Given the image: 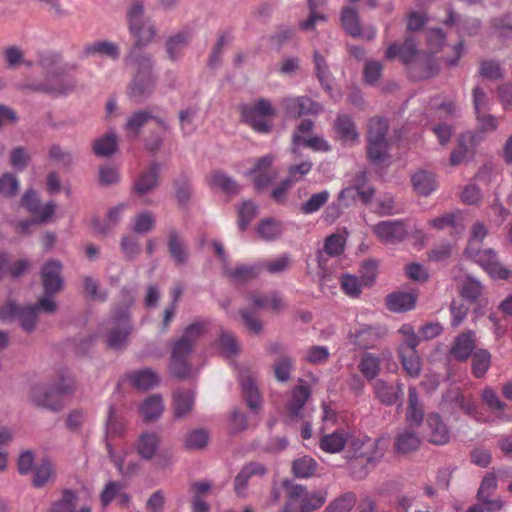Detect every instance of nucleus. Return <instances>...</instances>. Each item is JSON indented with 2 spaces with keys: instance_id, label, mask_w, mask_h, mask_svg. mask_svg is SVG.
Segmentation results:
<instances>
[{
  "instance_id": "obj_1",
  "label": "nucleus",
  "mask_w": 512,
  "mask_h": 512,
  "mask_svg": "<svg viewBox=\"0 0 512 512\" xmlns=\"http://www.w3.org/2000/svg\"><path fill=\"white\" fill-rule=\"evenodd\" d=\"M345 445L349 470L354 478L362 479L367 476L369 467L375 465L385 453L388 442L383 438L372 440L365 435L347 433Z\"/></svg>"
},
{
  "instance_id": "obj_2",
  "label": "nucleus",
  "mask_w": 512,
  "mask_h": 512,
  "mask_svg": "<svg viewBox=\"0 0 512 512\" xmlns=\"http://www.w3.org/2000/svg\"><path fill=\"white\" fill-rule=\"evenodd\" d=\"M206 326L202 321H197L187 326L182 336L172 346L170 362L171 373L178 378L189 375L191 366L188 357L199 337L205 332Z\"/></svg>"
},
{
  "instance_id": "obj_3",
  "label": "nucleus",
  "mask_w": 512,
  "mask_h": 512,
  "mask_svg": "<svg viewBox=\"0 0 512 512\" xmlns=\"http://www.w3.org/2000/svg\"><path fill=\"white\" fill-rule=\"evenodd\" d=\"M128 60L136 66L137 72L130 86V95L136 99L147 98L153 91L156 80L152 74L151 59L133 49Z\"/></svg>"
},
{
  "instance_id": "obj_4",
  "label": "nucleus",
  "mask_w": 512,
  "mask_h": 512,
  "mask_svg": "<svg viewBox=\"0 0 512 512\" xmlns=\"http://www.w3.org/2000/svg\"><path fill=\"white\" fill-rule=\"evenodd\" d=\"M276 113L275 107L265 98L241 106L242 120L259 133H268L271 130Z\"/></svg>"
},
{
  "instance_id": "obj_5",
  "label": "nucleus",
  "mask_w": 512,
  "mask_h": 512,
  "mask_svg": "<svg viewBox=\"0 0 512 512\" xmlns=\"http://www.w3.org/2000/svg\"><path fill=\"white\" fill-rule=\"evenodd\" d=\"M75 84V80L63 67L53 64L46 71V78L43 82L26 84L23 86V89H29L51 95H62L70 92L75 87Z\"/></svg>"
},
{
  "instance_id": "obj_6",
  "label": "nucleus",
  "mask_w": 512,
  "mask_h": 512,
  "mask_svg": "<svg viewBox=\"0 0 512 512\" xmlns=\"http://www.w3.org/2000/svg\"><path fill=\"white\" fill-rule=\"evenodd\" d=\"M106 342L110 348L123 347L132 331L127 310L115 311L114 315L106 322Z\"/></svg>"
},
{
  "instance_id": "obj_7",
  "label": "nucleus",
  "mask_w": 512,
  "mask_h": 512,
  "mask_svg": "<svg viewBox=\"0 0 512 512\" xmlns=\"http://www.w3.org/2000/svg\"><path fill=\"white\" fill-rule=\"evenodd\" d=\"M284 486L289 500L298 505L300 512H311L319 509L326 501L323 492H308L303 486L285 481Z\"/></svg>"
},
{
  "instance_id": "obj_8",
  "label": "nucleus",
  "mask_w": 512,
  "mask_h": 512,
  "mask_svg": "<svg viewBox=\"0 0 512 512\" xmlns=\"http://www.w3.org/2000/svg\"><path fill=\"white\" fill-rule=\"evenodd\" d=\"M143 5L140 2L133 3L127 12L129 30L135 38V48L139 51L142 46L147 45L155 35L153 27L146 25L143 21Z\"/></svg>"
},
{
  "instance_id": "obj_9",
  "label": "nucleus",
  "mask_w": 512,
  "mask_h": 512,
  "mask_svg": "<svg viewBox=\"0 0 512 512\" xmlns=\"http://www.w3.org/2000/svg\"><path fill=\"white\" fill-rule=\"evenodd\" d=\"M466 255L480 265L492 278L512 281V270L502 265L493 249H476Z\"/></svg>"
},
{
  "instance_id": "obj_10",
  "label": "nucleus",
  "mask_w": 512,
  "mask_h": 512,
  "mask_svg": "<svg viewBox=\"0 0 512 512\" xmlns=\"http://www.w3.org/2000/svg\"><path fill=\"white\" fill-rule=\"evenodd\" d=\"M0 318L4 321L17 319L26 332H31L36 326L38 311L34 305L22 308L14 302H8L0 308Z\"/></svg>"
},
{
  "instance_id": "obj_11",
  "label": "nucleus",
  "mask_w": 512,
  "mask_h": 512,
  "mask_svg": "<svg viewBox=\"0 0 512 512\" xmlns=\"http://www.w3.org/2000/svg\"><path fill=\"white\" fill-rule=\"evenodd\" d=\"M373 232L380 241L386 244H396L403 241L408 235L405 221L387 220L373 226Z\"/></svg>"
},
{
  "instance_id": "obj_12",
  "label": "nucleus",
  "mask_w": 512,
  "mask_h": 512,
  "mask_svg": "<svg viewBox=\"0 0 512 512\" xmlns=\"http://www.w3.org/2000/svg\"><path fill=\"white\" fill-rule=\"evenodd\" d=\"M341 23L347 34L354 38L372 40L376 36V28L369 26L365 29L360 24L359 14L352 7H344L341 13Z\"/></svg>"
},
{
  "instance_id": "obj_13",
  "label": "nucleus",
  "mask_w": 512,
  "mask_h": 512,
  "mask_svg": "<svg viewBox=\"0 0 512 512\" xmlns=\"http://www.w3.org/2000/svg\"><path fill=\"white\" fill-rule=\"evenodd\" d=\"M281 106L283 107L286 115L293 118L306 114L316 115L323 110L319 103L314 102L306 96L283 98Z\"/></svg>"
},
{
  "instance_id": "obj_14",
  "label": "nucleus",
  "mask_w": 512,
  "mask_h": 512,
  "mask_svg": "<svg viewBox=\"0 0 512 512\" xmlns=\"http://www.w3.org/2000/svg\"><path fill=\"white\" fill-rule=\"evenodd\" d=\"M21 206L34 215L39 223L46 222L53 216L55 211V204L53 202L41 204L37 193L32 189L26 190L23 194Z\"/></svg>"
},
{
  "instance_id": "obj_15",
  "label": "nucleus",
  "mask_w": 512,
  "mask_h": 512,
  "mask_svg": "<svg viewBox=\"0 0 512 512\" xmlns=\"http://www.w3.org/2000/svg\"><path fill=\"white\" fill-rule=\"evenodd\" d=\"M386 333L382 326L361 325L351 333V340L361 349H370L374 348Z\"/></svg>"
},
{
  "instance_id": "obj_16",
  "label": "nucleus",
  "mask_w": 512,
  "mask_h": 512,
  "mask_svg": "<svg viewBox=\"0 0 512 512\" xmlns=\"http://www.w3.org/2000/svg\"><path fill=\"white\" fill-rule=\"evenodd\" d=\"M60 398L55 386L37 385L30 392V399L36 406L53 411L61 408Z\"/></svg>"
},
{
  "instance_id": "obj_17",
  "label": "nucleus",
  "mask_w": 512,
  "mask_h": 512,
  "mask_svg": "<svg viewBox=\"0 0 512 512\" xmlns=\"http://www.w3.org/2000/svg\"><path fill=\"white\" fill-rule=\"evenodd\" d=\"M274 159L275 157L271 154L265 155L259 158L250 170V174L254 175V185L258 190L267 187L278 176V172L271 169Z\"/></svg>"
},
{
  "instance_id": "obj_18",
  "label": "nucleus",
  "mask_w": 512,
  "mask_h": 512,
  "mask_svg": "<svg viewBox=\"0 0 512 512\" xmlns=\"http://www.w3.org/2000/svg\"><path fill=\"white\" fill-rule=\"evenodd\" d=\"M62 264L59 261L51 260L45 263L41 271V278L44 290L47 294H55L63 287L61 276Z\"/></svg>"
},
{
  "instance_id": "obj_19",
  "label": "nucleus",
  "mask_w": 512,
  "mask_h": 512,
  "mask_svg": "<svg viewBox=\"0 0 512 512\" xmlns=\"http://www.w3.org/2000/svg\"><path fill=\"white\" fill-rule=\"evenodd\" d=\"M497 488V480L494 474L486 475L478 490V500L486 506L488 512L501 510L504 502L500 498L490 499L491 494Z\"/></svg>"
},
{
  "instance_id": "obj_20",
  "label": "nucleus",
  "mask_w": 512,
  "mask_h": 512,
  "mask_svg": "<svg viewBox=\"0 0 512 512\" xmlns=\"http://www.w3.org/2000/svg\"><path fill=\"white\" fill-rule=\"evenodd\" d=\"M428 225L439 231L450 228L451 234L460 235L465 230V219L461 212L456 211L432 218Z\"/></svg>"
},
{
  "instance_id": "obj_21",
  "label": "nucleus",
  "mask_w": 512,
  "mask_h": 512,
  "mask_svg": "<svg viewBox=\"0 0 512 512\" xmlns=\"http://www.w3.org/2000/svg\"><path fill=\"white\" fill-rule=\"evenodd\" d=\"M399 57L404 65H411L419 58V51L412 38H407L404 43L399 46L396 43L391 44L386 51V58L389 60Z\"/></svg>"
},
{
  "instance_id": "obj_22",
  "label": "nucleus",
  "mask_w": 512,
  "mask_h": 512,
  "mask_svg": "<svg viewBox=\"0 0 512 512\" xmlns=\"http://www.w3.org/2000/svg\"><path fill=\"white\" fill-rule=\"evenodd\" d=\"M426 424L429 428V441L432 444L445 445L450 441V431L439 414H428Z\"/></svg>"
},
{
  "instance_id": "obj_23",
  "label": "nucleus",
  "mask_w": 512,
  "mask_h": 512,
  "mask_svg": "<svg viewBox=\"0 0 512 512\" xmlns=\"http://www.w3.org/2000/svg\"><path fill=\"white\" fill-rule=\"evenodd\" d=\"M160 435L156 432H143L136 440L134 447L143 460H151L160 446Z\"/></svg>"
},
{
  "instance_id": "obj_24",
  "label": "nucleus",
  "mask_w": 512,
  "mask_h": 512,
  "mask_svg": "<svg viewBox=\"0 0 512 512\" xmlns=\"http://www.w3.org/2000/svg\"><path fill=\"white\" fill-rule=\"evenodd\" d=\"M475 349V338L472 331L458 335L450 349V355L458 361H465Z\"/></svg>"
},
{
  "instance_id": "obj_25",
  "label": "nucleus",
  "mask_w": 512,
  "mask_h": 512,
  "mask_svg": "<svg viewBox=\"0 0 512 512\" xmlns=\"http://www.w3.org/2000/svg\"><path fill=\"white\" fill-rule=\"evenodd\" d=\"M420 444L421 439L417 432L411 427H406L398 432L394 447L398 454H408L416 451Z\"/></svg>"
},
{
  "instance_id": "obj_26",
  "label": "nucleus",
  "mask_w": 512,
  "mask_h": 512,
  "mask_svg": "<svg viewBox=\"0 0 512 512\" xmlns=\"http://www.w3.org/2000/svg\"><path fill=\"white\" fill-rule=\"evenodd\" d=\"M167 246L175 264L183 265L186 263L189 253L186 244L178 231L172 229L168 232Z\"/></svg>"
},
{
  "instance_id": "obj_27",
  "label": "nucleus",
  "mask_w": 512,
  "mask_h": 512,
  "mask_svg": "<svg viewBox=\"0 0 512 512\" xmlns=\"http://www.w3.org/2000/svg\"><path fill=\"white\" fill-rule=\"evenodd\" d=\"M334 130L338 139L344 143H354L359 138L355 123L345 114H339L337 116L334 122Z\"/></svg>"
},
{
  "instance_id": "obj_28",
  "label": "nucleus",
  "mask_w": 512,
  "mask_h": 512,
  "mask_svg": "<svg viewBox=\"0 0 512 512\" xmlns=\"http://www.w3.org/2000/svg\"><path fill=\"white\" fill-rule=\"evenodd\" d=\"M159 177V165L152 163L149 168L143 171L134 184V191L143 196L157 187Z\"/></svg>"
},
{
  "instance_id": "obj_29",
  "label": "nucleus",
  "mask_w": 512,
  "mask_h": 512,
  "mask_svg": "<svg viewBox=\"0 0 512 512\" xmlns=\"http://www.w3.org/2000/svg\"><path fill=\"white\" fill-rule=\"evenodd\" d=\"M398 358L405 373L411 378L419 377L422 371V359L415 350L397 349Z\"/></svg>"
},
{
  "instance_id": "obj_30",
  "label": "nucleus",
  "mask_w": 512,
  "mask_h": 512,
  "mask_svg": "<svg viewBox=\"0 0 512 512\" xmlns=\"http://www.w3.org/2000/svg\"><path fill=\"white\" fill-rule=\"evenodd\" d=\"M195 402V393L192 390L177 389L173 395V410L176 418L188 415Z\"/></svg>"
},
{
  "instance_id": "obj_31",
  "label": "nucleus",
  "mask_w": 512,
  "mask_h": 512,
  "mask_svg": "<svg viewBox=\"0 0 512 512\" xmlns=\"http://www.w3.org/2000/svg\"><path fill=\"white\" fill-rule=\"evenodd\" d=\"M240 383L243 396L247 402L248 407L252 411L258 412L262 405V398L260 396L255 380L250 375H242L240 377Z\"/></svg>"
},
{
  "instance_id": "obj_32",
  "label": "nucleus",
  "mask_w": 512,
  "mask_h": 512,
  "mask_svg": "<svg viewBox=\"0 0 512 512\" xmlns=\"http://www.w3.org/2000/svg\"><path fill=\"white\" fill-rule=\"evenodd\" d=\"M411 182L414 190L422 196H428L437 189L435 175L427 170H419L414 173Z\"/></svg>"
},
{
  "instance_id": "obj_33",
  "label": "nucleus",
  "mask_w": 512,
  "mask_h": 512,
  "mask_svg": "<svg viewBox=\"0 0 512 512\" xmlns=\"http://www.w3.org/2000/svg\"><path fill=\"white\" fill-rule=\"evenodd\" d=\"M265 467L260 463H249L238 473L234 482V489L238 496H245L249 478L252 475H263Z\"/></svg>"
},
{
  "instance_id": "obj_34",
  "label": "nucleus",
  "mask_w": 512,
  "mask_h": 512,
  "mask_svg": "<svg viewBox=\"0 0 512 512\" xmlns=\"http://www.w3.org/2000/svg\"><path fill=\"white\" fill-rule=\"evenodd\" d=\"M310 396V391L305 386H296L291 392V398L287 403V411L291 418H301L302 410Z\"/></svg>"
},
{
  "instance_id": "obj_35",
  "label": "nucleus",
  "mask_w": 512,
  "mask_h": 512,
  "mask_svg": "<svg viewBox=\"0 0 512 512\" xmlns=\"http://www.w3.org/2000/svg\"><path fill=\"white\" fill-rule=\"evenodd\" d=\"M416 295L409 292H396L387 296L386 304L392 312H405L411 310L416 304Z\"/></svg>"
},
{
  "instance_id": "obj_36",
  "label": "nucleus",
  "mask_w": 512,
  "mask_h": 512,
  "mask_svg": "<svg viewBox=\"0 0 512 512\" xmlns=\"http://www.w3.org/2000/svg\"><path fill=\"white\" fill-rule=\"evenodd\" d=\"M164 411L163 399L160 395H151L143 401L139 412L146 422L158 419Z\"/></svg>"
},
{
  "instance_id": "obj_37",
  "label": "nucleus",
  "mask_w": 512,
  "mask_h": 512,
  "mask_svg": "<svg viewBox=\"0 0 512 512\" xmlns=\"http://www.w3.org/2000/svg\"><path fill=\"white\" fill-rule=\"evenodd\" d=\"M347 433L345 430H337L331 434L325 435L320 441V448L327 453H338L345 448L347 444Z\"/></svg>"
},
{
  "instance_id": "obj_38",
  "label": "nucleus",
  "mask_w": 512,
  "mask_h": 512,
  "mask_svg": "<svg viewBox=\"0 0 512 512\" xmlns=\"http://www.w3.org/2000/svg\"><path fill=\"white\" fill-rule=\"evenodd\" d=\"M209 184L211 187L218 188L228 195H235L240 192V186L236 181L220 171H215L210 175Z\"/></svg>"
},
{
  "instance_id": "obj_39",
  "label": "nucleus",
  "mask_w": 512,
  "mask_h": 512,
  "mask_svg": "<svg viewBox=\"0 0 512 512\" xmlns=\"http://www.w3.org/2000/svg\"><path fill=\"white\" fill-rule=\"evenodd\" d=\"M282 231L281 223L273 218L262 219L256 229L258 237L264 241H273L279 238Z\"/></svg>"
},
{
  "instance_id": "obj_40",
  "label": "nucleus",
  "mask_w": 512,
  "mask_h": 512,
  "mask_svg": "<svg viewBox=\"0 0 512 512\" xmlns=\"http://www.w3.org/2000/svg\"><path fill=\"white\" fill-rule=\"evenodd\" d=\"M55 478V468L48 459H43L34 469L32 483L36 488H41L53 481Z\"/></svg>"
},
{
  "instance_id": "obj_41",
  "label": "nucleus",
  "mask_w": 512,
  "mask_h": 512,
  "mask_svg": "<svg viewBox=\"0 0 512 512\" xmlns=\"http://www.w3.org/2000/svg\"><path fill=\"white\" fill-rule=\"evenodd\" d=\"M374 392L376 394V397L386 405H392L394 404L398 398L399 394L402 392V389L400 386L393 387L391 385H388L386 382H384L381 379H378L373 384Z\"/></svg>"
},
{
  "instance_id": "obj_42",
  "label": "nucleus",
  "mask_w": 512,
  "mask_h": 512,
  "mask_svg": "<svg viewBox=\"0 0 512 512\" xmlns=\"http://www.w3.org/2000/svg\"><path fill=\"white\" fill-rule=\"evenodd\" d=\"M250 299L255 310L269 309L279 311L284 307L282 299L276 293L267 295L253 294Z\"/></svg>"
},
{
  "instance_id": "obj_43",
  "label": "nucleus",
  "mask_w": 512,
  "mask_h": 512,
  "mask_svg": "<svg viewBox=\"0 0 512 512\" xmlns=\"http://www.w3.org/2000/svg\"><path fill=\"white\" fill-rule=\"evenodd\" d=\"M130 382L140 390H148L159 383L158 375L150 369H143L129 375Z\"/></svg>"
},
{
  "instance_id": "obj_44",
  "label": "nucleus",
  "mask_w": 512,
  "mask_h": 512,
  "mask_svg": "<svg viewBox=\"0 0 512 512\" xmlns=\"http://www.w3.org/2000/svg\"><path fill=\"white\" fill-rule=\"evenodd\" d=\"M381 360L373 353H364L359 361L358 368L363 377L373 380L380 371Z\"/></svg>"
},
{
  "instance_id": "obj_45",
  "label": "nucleus",
  "mask_w": 512,
  "mask_h": 512,
  "mask_svg": "<svg viewBox=\"0 0 512 512\" xmlns=\"http://www.w3.org/2000/svg\"><path fill=\"white\" fill-rule=\"evenodd\" d=\"M125 421L119 417L113 406L108 409V415L106 420V444H111V439L121 436L125 431Z\"/></svg>"
},
{
  "instance_id": "obj_46",
  "label": "nucleus",
  "mask_w": 512,
  "mask_h": 512,
  "mask_svg": "<svg viewBox=\"0 0 512 512\" xmlns=\"http://www.w3.org/2000/svg\"><path fill=\"white\" fill-rule=\"evenodd\" d=\"M444 399L455 403L468 415H474L477 411L475 401L471 397L464 396L458 388L450 389L444 396Z\"/></svg>"
},
{
  "instance_id": "obj_47",
  "label": "nucleus",
  "mask_w": 512,
  "mask_h": 512,
  "mask_svg": "<svg viewBox=\"0 0 512 512\" xmlns=\"http://www.w3.org/2000/svg\"><path fill=\"white\" fill-rule=\"evenodd\" d=\"M107 452L110 460L116 466L118 472L123 476H131L135 474L139 470V464L135 461H130L128 463L124 460V454H117L112 447V444L107 443Z\"/></svg>"
},
{
  "instance_id": "obj_48",
  "label": "nucleus",
  "mask_w": 512,
  "mask_h": 512,
  "mask_svg": "<svg viewBox=\"0 0 512 512\" xmlns=\"http://www.w3.org/2000/svg\"><path fill=\"white\" fill-rule=\"evenodd\" d=\"M154 116L147 111L141 110L133 113L125 124V131L130 138L138 136L140 129Z\"/></svg>"
},
{
  "instance_id": "obj_49",
  "label": "nucleus",
  "mask_w": 512,
  "mask_h": 512,
  "mask_svg": "<svg viewBox=\"0 0 512 512\" xmlns=\"http://www.w3.org/2000/svg\"><path fill=\"white\" fill-rule=\"evenodd\" d=\"M224 274L233 282H243L250 278H253L259 273L257 266H236L232 268L229 264H224Z\"/></svg>"
},
{
  "instance_id": "obj_50",
  "label": "nucleus",
  "mask_w": 512,
  "mask_h": 512,
  "mask_svg": "<svg viewBox=\"0 0 512 512\" xmlns=\"http://www.w3.org/2000/svg\"><path fill=\"white\" fill-rule=\"evenodd\" d=\"M340 284L343 292L351 298L359 297L362 289L367 287L361 277L349 273L341 275Z\"/></svg>"
},
{
  "instance_id": "obj_51",
  "label": "nucleus",
  "mask_w": 512,
  "mask_h": 512,
  "mask_svg": "<svg viewBox=\"0 0 512 512\" xmlns=\"http://www.w3.org/2000/svg\"><path fill=\"white\" fill-rule=\"evenodd\" d=\"M77 506V495L72 490L66 489L61 493V497L55 500L51 506L50 512H75Z\"/></svg>"
},
{
  "instance_id": "obj_52",
  "label": "nucleus",
  "mask_w": 512,
  "mask_h": 512,
  "mask_svg": "<svg viewBox=\"0 0 512 512\" xmlns=\"http://www.w3.org/2000/svg\"><path fill=\"white\" fill-rule=\"evenodd\" d=\"M117 145V136L114 133H107L95 140L93 150L97 156L107 157L116 151Z\"/></svg>"
},
{
  "instance_id": "obj_53",
  "label": "nucleus",
  "mask_w": 512,
  "mask_h": 512,
  "mask_svg": "<svg viewBox=\"0 0 512 512\" xmlns=\"http://www.w3.org/2000/svg\"><path fill=\"white\" fill-rule=\"evenodd\" d=\"M85 52L88 55L100 54L112 59H118L120 55L118 45L110 41L94 42L85 48Z\"/></svg>"
},
{
  "instance_id": "obj_54",
  "label": "nucleus",
  "mask_w": 512,
  "mask_h": 512,
  "mask_svg": "<svg viewBox=\"0 0 512 512\" xmlns=\"http://www.w3.org/2000/svg\"><path fill=\"white\" fill-rule=\"evenodd\" d=\"M314 64L316 69V75L322 85V87L328 91L332 92L333 78L327 66V63L323 56H321L318 52L314 53Z\"/></svg>"
},
{
  "instance_id": "obj_55",
  "label": "nucleus",
  "mask_w": 512,
  "mask_h": 512,
  "mask_svg": "<svg viewBox=\"0 0 512 512\" xmlns=\"http://www.w3.org/2000/svg\"><path fill=\"white\" fill-rule=\"evenodd\" d=\"M491 364V354L484 349L475 351L472 355V372L477 378L483 377Z\"/></svg>"
},
{
  "instance_id": "obj_56",
  "label": "nucleus",
  "mask_w": 512,
  "mask_h": 512,
  "mask_svg": "<svg viewBox=\"0 0 512 512\" xmlns=\"http://www.w3.org/2000/svg\"><path fill=\"white\" fill-rule=\"evenodd\" d=\"M367 153L372 163H383L388 157L387 140H368Z\"/></svg>"
},
{
  "instance_id": "obj_57",
  "label": "nucleus",
  "mask_w": 512,
  "mask_h": 512,
  "mask_svg": "<svg viewBox=\"0 0 512 512\" xmlns=\"http://www.w3.org/2000/svg\"><path fill=\"white\" fill-rule=\"evenodd\" d=\"M217 346L226 357H232L240 351V345L235 336L228 331H223L220 334Z\"/></svg>"
},
{
  "instance_id": "obj_58",
  "label": "nucleus",
  "mask_w": 512,
  "mask_h": 512,
  "mask_svg": "<svg viewBox=\"0 0 512 512\" xmlns=\"http://www.w3.org/2000/svg\"><path fill=\"white\" fill-rule=\"evenodd\" d=\"M330 198L327 190L313 194L307 201L301 204L300 210L304 214H313L320 210Z\"/></svg>"
},
{
  "instance_id": "obj_59",
  "label": "nucleus",
  "mask_w": 512,
  "mask_h": 512,
  "mask_svg": "<svg viewBox=\"0 0 512 512\" xmlns=\"http://www.w3.org/2000/svg\"><path fill=\"white\" fill-rule=\"evenodd\" d=\"M398 333L402 336V342L399 344L397 349L403 350H415L417 349L420 338L416 334L414 327L411 324H403Z\"/></svg>"
},
{
  "instance_id": "obj_60",
  "label": "nucleus",
  "mask_w": 512,
  "mask_h": 512,
  "mask_svg": "<svg viewBox=\"0 0 512 512\" xmlns=\"http://www.w3.org/2000/svg\"><path fill=\"white\" fill-rule=\"evenodd\" d=\"M209 434L204 429H195L189 432L184 440L185 447L190 450H200L207 446Z\"/></svg>"
},
{
  "instance_id": "obj_61",
  "label": "nucleus",
  "mask_w": 512,
  "mask_h": 512,
  "mask_svg": "<svg viewBox=\"0 0 512 512\" xmlns=\"http://www.w3.org/2000/svg\"><path fill=\"white\" fill-rule=\"evenodd\" d=\"M316 467V461L309 456H303L293 462V472L300 478H308L312 476L316 471Z\"/></svg>"
},
{
  "instance_id": "obj_62",
  "label": "nucleus",
  "mask_w": 512,
  "mask_h": 512,
  "mask_svg": "<svg viewBox=\"0 0 512 512\" xmlns=\"http://www.w3.org/2000/svg\"><path fill=\"white\" fill-rule=\"evenodd\" d=\"M345 244V235L340 233L331 234L325 240L324 252L329 256H338L343 253Z\"/></svg>"
},
{
  "instance_id": "obj_63",
  "label": "nucleus",
  "mask_w": 512,
  "mask_h": 512,
  "mask_svg": "<svg viewBox=\"0 0 512 512\" xmlns=\"http://www.w3.org/2000/svg\"><path fill=\"white\" fill-rule=\"evenodd\" d=\"M293 369V360L281 355L274 363V375L279 382H287Z\"/></svg>"
},
{
  "instance_id": "obj_64",
  "label": "nucleus",
  "mask_w": 512,
  "mask_h": 512,
  "mask_svg": "<svg viewBox=\"0 0 512 512\" xmlns=\"http://www.w3.org/2000/svg\"><path fill=\"white\" fill-rule=\"evenodd\" d=\"M356 502L355 495L346 493L330 503L324 512H349Z\"/></svg>"
}]
</instances>
